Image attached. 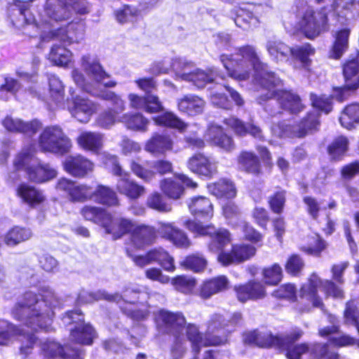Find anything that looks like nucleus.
Listing matches in <instances>:
<instances>
[{"label":"nucleus","instance_id":"obj_35","mask_svg":"<svg viewBox=\"0 0 359 359\" xmlns=\"http://www.w3.org/2000/svg\"><path fill=\"white\" fill-rule=\"evenodd\" d=\"M118 177L119 179L116 182V189L120 194L131 199H137L144 194V187L130 180L128 172L125 171L124 174Z\"/></svg>","mask_w":359,"mask_h":359},{"label":"nucleus","instance_id":"obj_9","mask_svg":"<svg viewBox=\"0 0 359 359\" xmlns=\"http://www.w3.org/2000/svg\"><path fill=\"white\" fill-rule=\"evenodd\" d=\"M300 329H294L290 335L273 336L269 331H252L243 334V342L245 344L259 347L277 346L288 351L291 344L302 336Z\"/></svg>","mask_w":359,"mask_h":359},{"label":"nucleus","instance_id":"obj_16","mask_svg":"<svg viewBox=\"0 0 359 359\" xmlns=\"http://www.w3.org/2000/svg\"><path fill=\"white\" fill-rule=\"evenodd\" d=\"M181 183H183L187 188L193 189L198 187L197 183L187 175L175 173L171 177L163 179L160 182V188L169 198L177 200L180 198L184 193V189Z\"/></svg>","mask_w":359,"mask_h":359},{"label":"nucleus","instance_id":"obj_21","mask_svg":"<svg viewBox=\"0 0 359 359\" xmlns=\"http://www.w3.org/2000/svg\"><path fill=\"white\" fill-rule=\"evenodd\" d=\"M309 351L315 359H339L337 353L328 351L327 346L321 344H313L310 348L306 344L291 346L286 353V357L288 359H300L301 355Z\"/></svg>","mask_w":359,"mask_h":359},{"label":"nucleus","instance_id":"obj_33","mask_svg":"<svg viewBox=\"0 0 359 359\" xmlns=\"http://www.w3.org/2000/svg\"><path fill=\"white\" fill-rule=\"evenodd\" d=\"M234 290L238 299L241 302L263 298L265 296L264 286L259 282L254 280L245 285H236Z\"/></svg>","mask_w":359,"mask_h":359},{"label":"nucleus","instance_id":"obj_44","mask_svg":"<svg viewBox=\"0 0 359 359\" xmlns=\"http://www.w3.org/2000/svg\"><path fill=\"white\" fill-rule=\"evenodd\" d=\"M209 192L217 198H232L236 196L234 184L228 179L222 178L217 182L208 184Z\"/></svg>","mask_w":359,"mask_h":359},{"label":"nucleus","instance_id":"obj_47","mask_svg":"<svg viewBox=\"0 0 359 359\" xmlns=\"http://www.w3.org/2000/svg\"><path fill=\"white\" fill-rule=\"evenodd\" d=\"M80 214L86 220L100 224L103 227L109 218V213L105 210L90 205L83 206Z\"/></svg>","mask_w":359,"mask_h":359},{"label":"nucleus","instance_id":"obj_40","mask_svg":"<svg viewBox=\"0 0 359 359\" xmlns=\"http://www.w3.org/2000/svg\"><path fill=\"white\" fill-rule=\"evenodd\" d=\"M224 122L238 135L244 136L246 134H250L255 138H262V130L254 123L245 124L241 120L233 116L226 118Z\"/></svg>","mask_w":359,"mask_h":359},{"label":"nucleus","instance_id":"obj_37","mask_svg":"<svg viewBox=\"0 0 359 359\" xmlns=\"http://www.w3.org/2000/svg\"><path fill=\"white\" fill-rule=\"evenodd\" d=\"M173 141L168 135L154 134L146 143L144 149L154 156H158L171 151Z\"/></svg>","mask_w":359,"mask_h":359},{"label":"nucleus","instance_id":"obj_14","mask_svg":"<svg viewBox=\"0 0 359 359\" xmlns=\"http://www.w3.org/2000/svg\"><path fill=\"white\" fill-rule=\"evenodd\" d=\"M319 114L313 111L308 114L298 126H291L281 123L273 126V134L278 137H302L309 132L316 130L319 126Z\"/></svg>","mask_w":359,"mask_h":359},{"label":"nucleus","instance_id":"obj_38","mask_svg":"<svg viewBox=\"0 0 359 359\" xmlns=\"http://www.w3.org/2000/svg\"><path fill=\"white\" fill-rule=\"evenodd\" d=\"M229 279L225 276H219L204 281L200 287V296L203 299L210 298L212 296L228 289Z\"/></svg>","mask_w":359,"mask_h":359},{"label":"nucleus","instance_id":"obj_8","mask_svg":"<svg viewBox=\"0 0 359 359\" xmlns=\"http://www.w3.org/2000/svg\"><path fill=\"white\" fill-rule=\"evenodd\" d=\"M148 297L149 293L147 291H143L139 286L133 285L126 288L121 296L118 294H109L104 291H98L95 293L82 291L79 294L78 302L79 304H86L102 299L114 301L119 304L121 309L126 312L128 309L123 306L122 303L134 304L138 300H146Z\"/></svg>","mask_w":359,"mask_h":359},{"label":"nucleus","instance_id":"obj_15","mask_svg":"<svg viewBox=\"0 0 359 359\" xmlns=\"http://www.w3.org/2000/svg\"><path fill=\"white\" fill-rule=\"evenodd\" d=\"M83 39V25L78 22H71L66 27L54 29L48 33L43 31L40 35V39L43 42H49L55 39L67 45L80 43Z\"/></svg>","mask_w":359,"mask_h":359},{"label":"nucleus","instance_id":"obj_57","mask_svg":"<svg viewBox=\"0 0 359 359\" xmlns=\"http://www.w3.org/2000/svg\"><path fill=\"white\" fill-rule=\"evenodd\" d=\"M235 24L243 29H248L252 27H257L259 20L253 14L243 8H239L234 19Z\"/></svg>","mask_w":359,"mask_h":359},{"label":"nucleus","instance_id":"obj_61","mask_svg":"<svg viewBox=\"0 0 359 359\" xmlns=\"http://www.w3.org/2000/svg\"><path fill=\"white\" fill-rule=\"evenodd\" d=\"M100 97L111 103V107L109 110H111L117 116L125 110L126 105L124 100L114 92L109 90L104 91L100 94Z\"/></svg>","mask_w":359,"mask_h":359},{"label":"nucleus","instance_id":"obj_26","mask_svg":"<svg viewBox=\"0 0 359 359\" xmlns=\"http://www.w3.org/2000/svg\"><path fill=\"white\" fill-rule=\"evenodd\" d=\"M187 167L191 172L208 177H212L217 172V162L202 154L191 156L187 162Z\"/></svg>","mask_w":359,"mask_h":359},{"label":"nucleus","instance_id":"obj_5","mask_svg":"<svg viewBox=\"0 0 359 359\" xmlns=\"http://www.w3.org/2000/svg\"><path fill=\"white\" fill-rule=\"evenodd\" d=\"M284 25L289 32L299 30L306 38L313 39L328 31V13L325 8L320 10L307 8L300 13L298 21L294 25L289 18L284 21Z\"/></svg>","mask_w":359,"mask_h":359},{"label":"nucleus","instance_id":"obj_46","mask_svg":"<svg viewBox=\"0 0 359 359\" xmlns=\"http://www.w3.org/2000/svg\"><path fill=\"white\" fill-rule=\"evenodd\" d=\"M77 142L83 149L95 152L102 147L103 137L97 133L85 131L77 137Z\"/></svg>","mask_w":359,"mask_h":359},{"label":"nucleus","instance_id":"obj_4","mask_svg":"<svg viewBox=\"0 0 359 359\" xmlns=\"http://www.w3.org/2000/svg\"><path fill=\"white\" fill-rule=\"evenodd\" d=\"M34 154L33 145L23 147L15 158V167L25 170L29 180L33 182L43 183L56 177L55 168L49 163H41Z\"/></svg>","mask_w":359,"mask_h":359},{"label":"nucleus","instance_id":"obj_51","mask_svg":"<svg viewBox=\"0 0 359 359\" xmlns=\"http://www.w3.org/2000/svg\"><path fill=\"white\" fill-rule=\"evenodd\" d=\"M32 232L29 229L15 226L8 231L4 237V242L8 246H15L31 238Z\"/></svg>","mask_w":359,"mask_h":359},{"label":"nucleus","instance_id":"obj_54","mask_svg":"<svg viewBox=\"0 0 359 359\" xmlns=\"http://www.w3.org/2000/svg\"><path fill=\"white\" fill-rule=\"evenodd\" d=\"M266 49L271 59L276 62L286 60L290 50L289 46L276 40L269 41Z\"/></svg>","mask_w":359,"mask_h":359},{"label":"nucleus","instance_id":"obj_64","mask_svg":"<svg viewBox=\"0 0 359 359\" xmlns=\"http://www.w3.org/2000/svg\"><path fill=\"white\" fill-rule=\"evenodd\" d=\"M222 212L225 218L229 221V224L234 228L236 224L242 220L240 218V210L238 207L231 201H228L222 205Z\"/></svg>","mask_w":359,"mask_h":359},{"label":"nucleus","instance_id":"obj_43","mask_svg":"<svg viewBox=\"0 0 359 359\" xmlns=\"http://www.w3.org/2000/svg\"><path fill=\"white\" fill-rule=\"evenodd\" d=\"M191 213L201 218H211L213 216V205L209 198L198 196L191 199L188 203Z\"/></svg>","mask_w":359,"mask_h":359},{"label":"nucleus","instance_id":"obj_23","mask_svg":"<svg viewBox=\"0 0 359 359\" xmlns=\"http://www.w3.org/2000/svg\"><path fill=\"white\" fill-rule=\"evenodd\" d=\"M158 325L164 327L165 331L177 337L186 324L184 315L180 312H170L161 310L157 315Z\"/></svg>","mask_w":359,"mask_h":359},{"label":"nucleus","instance_id":"obj_58","mask_svg":"<svg viewBox=\"0 0 359 359\" xmlns=\"http://www.w3.org/2000/svg\"><path fill=\"white\" fill-rule=\"evenodd\" d=\"M153 262H158L165 271L172 272L175 269L174 259L162 248L151 250Z\"/></svg>","mask_w":359,"mask_h":359},{"label":"nucleus","instance_id":"obj_27","mask_svg":"<svg viewBox=\"0 0 359 359\" xmlns=\"http://www.w3.org/2000/svg\"><path fill=\"white\" fill-rule=\"evenodd\" d=\"M157 233L177 248L187 249L191 246V243L187 234L171 223L159 222Z\"/></svg>","mask_w":359,"mask_h":359},{"label":"nucleus","instance_id":"obj_55","mask_svg":"<svg viewBox=\"0 0 359 359\" xmlns=\"http://www.w3.org/2000/svg\"><path fill=\"white\" fill-rule=\"evenodd\" d=\"M72 53L66 48L54 45L49 53V60L55 65L65 67L72 61Z\"/></svg>","mask_w":359,"mask_h":359},{"label":"nucleus","instance_id":"obj_36","mask_svg":"<svg viewBox=\"0 0 359 359\" xmlns=\"http://www.w3.org/2000/svg\"><path fill=\"white\" fill-rule=\"evenodd\" d=\"M343 74L347 88H359V52L349 56L344 65Z\"/></svg>","mask_w":359,"mask_h":359},{"label":"nucleus","instance_id":"obj_17","mask_svg":"<svg viewBox=\"0 0 359 359\" xmlns=\"http://www.w3.org/2000/svg\"><path fill=\"white\" fill-rule=\"evenodd\" d=\"M56 189L59 191L65 192L69 201L72 202L83 203L92 199L93 187L86 184H79L66 178L58 180Z\"/></svg>","mask_w":359,"mask_h":359},{"label":"nucleus","instance_id":"obj_45","mask_svg":"<svg viewBox=\"0 0 359 359\" xmlns=\"http://www.w3.org/2000/svg\"><path fill=\"white\" fill-rule=\"evenodd\" d=\"M92 199L97 203L108 206L118 205V200L116 194L109 187L97 185L95 189L93 188Z\"/></svg>","mask_w":359,"mask_h":359},{"label":"nucleus","instance_id":"obj_13","mask_svg":"<svg viewBox=\"0 0 359 359\" xmlns=\"http://www.w3.org/2000/svg\"><path fill=\"white\" fill-rule=\"evenodd\" d=\"M65 325L75 324L74 328L71 329L70 339L77 344L90 345L95 337V332L90 324L83 323V317L81 312L76 309L74 311H69L62 318Z\"/></svg>","mask_w":359,"mask_h":359},{"label":"nucleus","instance_id":"obj_19","mask_svg":"<svg viewBox=\"0 0 359 359\" xmlns=\"http://www.w3.org/2000/svg\"><path fill=\"white\" fill-rule=\"evenodd\" d=\"M150 167L154 170L147 169L134 160L131 161L130 163V170L134 175L145 182H149L154 179L156 172L165 175L172 170V163L166 160L154 161L151 163Z\"/></svg>","mask_w":359,"mask_h":359},{"label":"nucleus","instance_id":"obj_25","mask_svg":"<svg viewBox=\"0 0 359 359\" xmlns=\"http://www.w3.org/2000/svg\"><path fill=\"white\" fill-rule=\"evenodd\" d=\"M256 251V248L250 244L235 245H233L231 253L221 252L217 259L222 265L227 266L250 259L255 255Z\"/></svg>","mask_w":359,"mask_h":359},{"label":"nucleus","instance_id":"obj_31","mask_svg":"<svg viewBox=\"0 0 359 359\" xmlns=\"http://www.w3.org/2000/svg\"><path fill=\"white\" fill-rule=\"evenodd\" d=\"M63 165L68 173L78 177H85L93 169V163L81 155L67 156Z\"/></svg>","mask_w":359,"mask_h":359},{"label":"nucleus","instance_id":"obj_59","mask_svg":"<svg viewBox=\"0 0 359 359\" xmlns=\"http://www.w3.org/2000/svg\"><path fill=\"white\" fill-rule=\"evenodd\" d=\"M234 229L241 231L243 233L244 238L252 243H257L262 241V235L245 220H239Z\"/></svg>","mask_w":359,"mask_h":359},{"label":"nucleus","instance_id":"obj_30","mask_svg":"<svg viewBox=\"0 0 359 359\" xmlns=\"http://www.w3.org/2000/svg\"><path fill=\"white\" fill-rule=\"evenodd\" d=\"M128 99L130 107L133 109H144L149 113H157L163 109L158 97L151 94L142 97L135 93H130Z\"/></svg>","mask_w":359,"mask_h":359},{"label":"nucleus","instance_id":"obj_49","mask_svg":"<svg viewBox=\"0 0 359 359\" xmlns=\"http://www.w3.org/2000/svg\"><path fill=\"white\" fill-rule=\"evenodd\" d=\"M18 194L25 203L33 207L41 204L45 200L41 191L25 184L18 187Z\"/></svg>","mask_w":359,"mask_h":359},{"label":"nucleus","instance_id":"obj_41","mask_svg":"<svg viewBox=\"0 0 359 359\" xmlns=\"http://www.w3.org/2000/svg\"><path fill=\"white\" fill-rule=\"evenodd\" d=\"M351 30L347 27L338 29L333 34L334 42L330 51V56L334 59L340 58L348 50Z\"/></svg>","mask_w":359,"mask_h":359},{"label":"nucleus","instance_id":"obj_7","mask_svg":"<svg viewBox=\"0 0 359 359\" xmlns=\"http://www.w3.org/2000/svg\"><path fill=\"white\" fill-rule=\"evenodd\" d=\"M318 288H321L327 296L335 298H342L344 297V292L341 287L335 285L330 280H320L316 274L313 273L311 276L308 283L304 284L301 288L300 298L302 302H308V306L311 304L314 307L321 308L323 304L317 294Z\"/></svg>","mask_w":359,"mask_h":359},{"label":"nucleus","instance_id":"obj_48","mask_svg":"<svg viewBox=\"0 0 359 359\" xmlns=\"http://www.w3.org/2000/svg\"><path fill=\"white\" fill-rule=\"evenodd\" d=\"M118 122L123 123L131 130L144 133L147 131L149 121L140 113L125 114L119 117Z\"/></svg>","mask_w":359,"mask_h":359},{"label":"nucleus","instance_id":"obj_42","mask_svg":"<svg viewBox=\"0 0 359 359\" xmlns=\"http://www.w3.org/2000/svg\"><path fill=\"white\" fill-rule=\"evenodd\" d=\"M178 109L189 116H196L203 112L205 107V102L201 97L189 95L178 100Z\"/></svg>","mask_w":359,"mask_h":359},{"label":"nucleus","instance_id":"obj_62","mask_svg":"<svg viewBox=\"0 0 359 359\" xmlns=\"http://www.w3.org/2000/svg\"><path fill=\"white\" fill-rule=\"evenodd\" d=\"M262 276L266 284L271 285H277L282 278V268L279 264H274L271 266L264 268L262 270Z\"/></svg>","mask_w":359,"mask_h":359},{"label":"nucleus","instance_id":"obj_50","mask_svg":"<svg viewBox=\"0 0 359 359\" xmlns=\"http://www.w3.org/2000/svg\"><path fill=\"white\" fill-rule=\"evenodd\" d=\"M240 168L247 172L257 175L259 173L261 165L258 157L252 152L242 151L238 156Z\"/></svg>","mask_w":359,"mask_h":359},{"label":"nucleus","instance_id":"obj_53","mask_svg":"<svg viewBox=\"0 0 359 359\" xmlns=\"http://www.w3.org/2000/svg\"><path fill=\"white\" fill-rule=\"evenodd\" d=\"M339 122L345 128L351 129L354 123H359V104L347 105L341 111Z\"/></svg>","mask_w":359,"mask_h":359},{"label":"nucleus","instance_id":"obj_6","mask_svg":"<svg viewBox=\"0 0 359 359\" xmlns=\"http://www.w3.org/2000/svg\"><path fill=\"white\" fill-rule=\"evenodd\" d=\"M229 322L226 318L220 313L212 314L207 323V331L204 337L196 325L189 324L187 327V337L191 344L193 351L198 353L203 346L223 344L226 341L224 337L211 336V334L228 327Z\"/></svg>","mask_w":359,"mask_h":359},{"label":"nucleus","instance_id":"obj_52","mask_svg":"<svg viewBox=\"0 0 359 359\" xmlns=\"http://www.w3.org/2000/svg\"><path fill=\"white\" fill-rule=\"evenodd\" d=\"M314 53L315 49L309 43L290 48L289 53L294 60L301 63L304 68H308L310 66L311 60L309 57Z\"/></svg>","mask_w":359,"mask_h":359},{"label":"nucleus","instance_id":"obj_2","mask_svg":"<svg viewBox=\"0 0 359 359\" xmlns=\"http://www.w3.org/2000/svg\"><path fill=\"white\" fill-rule=\"evenodd\" d=\"M58 301L51 292L41 296V299L32 292L25 294L24 302L13 309L14 318L24 320L25 326L33 330L38 329L49 331L54 316V309Z\"/></svg>","mask_w":359,"mask_h":359},{"label":"nucleus","instance_id":"obj_3","mask_svg":"<svg viewBox=\"0 0 359 359\" xmlns=\"http://www.w3.org/2000/svg\"><path fill=\"white\" fill-rule=\"evenodd\" d=\"M72 10L79 14L89 12L86 0H77L75 2L72 0H47L43 14L36 24L40 35L43 31L48 33L53 30V22L68 20L72 15Z\"/></svg>","mask_w":359,"mask_h":359},{"label":"nucleus","instance_id":"obj_10","mask_svg":"<svg viewBox=\"0 0 359 359\" xmlns=\"http://www.w3.org/2000/svg\"><path fill=\"white\" fill-rule=\"evenodd\" d=\"M172 68L177 78L191 81L198 88L205 87L208 83L224 80V78L219 75L215 69H210L208 73L198 69L191 71V65L181 58H176L173 60Z\"/></svg>","mask_w":359,"mask_h":359},{"label":"nucleus","instance_id":"obj_32","mask_svg":"<svg viewBox=\"0 0 359 359\" xmlns=\"http://www.w3.org/2000/svg\"><path fill=\"white\" fill-rule=\"evenodd\" d=\"M329 321L332 324V326H327L319 330V334L323 337H329L330 342L334 346H345L353 345L355 340L347 334H339L338 332V326L336 325L337 319L335 316L330 315Z\"/></svg>","mask_w":359,"mask_h":359},{"label":"nucleus","instance_id":"obj_34","mask_svg":"<svg viewBox=\"0 0 359 359\" xmlns=\"http://www.w3.org/2000/svg\"><path fill=\"white\" fill-rule=\"evenodd\" d=\"M205 138L226 151H231L235 148L232 138L224 134L222 127L219 126H210L205 134Z\"/></svg>","mask_w":359,"mask_h":359},{"label":"nucleus","instance_id":"obj_11","mask_svg":"<svg viewBox=\"0 0 359 359\" xmlns=\"http://www.w3.org/2000/svg\"><path fill=\"white\" fill-rule=\"evenodd\" d=\"M184 226L196 236H210L211 241L209 250L213 252H219L230 242V233L225 229H217L212 225L204 226L201 223L188 220Z\"/></svg>","mask_w":359,"mask_h":359},{"label":"nucleus","instance_id":"obj_56","mask_svg":"<svg viewBox=\"0 0 359 359\" xmlns=\"http://www.w3.org/2000/svg\"><path fill=\"white\" fill-rule=\"evenodd\" d=\"M153 119L156 124L158 126L176 128L180 131L184 130L187 127V125L184 121L170 111L165 112L161 115L154 117Z\"/></svg>","mask_w":359,"mask_h":359},{"label":"nucleus","instance_id":"obj_28","mask_svg":"<svg viewBox=\"0 0 359 359\" xmlns=\"http://www.w3.org/2000/svg\"><path fill=\"white\" fill-rule=\"evenodd\" d=\"M135 225V222L130 219L123 217L113 218L109 213V218L103 228L107 233L112 236L114 240H116L130 232L132 233Z\"/></svg>","mask_w":359,"mask_h":359},{"label":"nucleus","instance_id":"obj_24","mask_svg":"<svg viewBox=\"0 0 359 359\" xmlns=\"http://www.w3.org/2000/svg\"><path fill=\"white\" fill-rule=\"evenodd\" d=\"M41 346L44 355L48 357L59 356L63 359L84 358L83 350L74 347L72 348L69 345L62 347L54 341L47 340L41 343Z\"/></svg>","mask_w":359,"mask_h":359},{"label":"nucleus","instance_id":"obj_60","mask_svg":"<svg viewBox=\"0 0 359 359\" xmlns=\"http://www.w3.org/2000/svg\"><path fill=\"white\" fill-rule=\"evenodd\" d=\"M50 97L57 104L64 100V86L60 79L54 74L48 77Z\"/></svg>","mask_w":359,"mask_h":359},{"label":"nucleus","instance_id":"obj_1","mask_svg":"<svg viewBox=\"0 0 359 359\" xmlns=\"http://www.w3.org/2000/svg\"><path fill=\"white\" fill-rule=\"evenodd\" d=\"M221 62L229 76L235 80L245 81L252 76V82L262 88V92L257 97L260 105L276 98L282 107L291 113H297L302 109L298 95L286 90L276 89L281 81L274 73L269 72L266 64L262 63L252 46L240 48L233 55L222 54Z\"/></svg>","mask_w":359,"mask_h":359},{"label":"nucleus","instance_id":"obj_12","mask_svg":"<svg viewBox=\"0 0 359 359\" xmlns=\"http://www.w3.org/2000/svg\"><path fill=\"white\" fill-rule=\"evenodd\" d=\"M39 147L46 152L64 154L72 147L70 140L56 126L46 128L39 137Z\"/></svg>","mask_w":359,"mask_h":359},{"label":"nucleus","instance_id":"obj_39","mask_svg":"<svg viewBox=\"0 0 359 359\" xmlns=\"http://www.w3.org/2000/svg\"><path fill=\"white\" fill-rule=\"evenodd\" d=\"M156 232L152 226L144 224L135 225L131 233V241L135 248H143L154 241Z\"/></svg>","mask_w":359,"mask_h":359},{"label":"nucleus","instance_id":"obj_20","mask_svg":"<svg viewBox=\"0 0 359 359\" xmlns=\"http://www.w3.org/2000/svg\"><path fill=\"white\" fill-rule=\"evenodd\" d=\"M81 67L90 79L97 83H102L105 87H114L116 82L105 79L109 77L100 65L99 60L90 54L84 55L81 58Z\"/></svg>","mask_w":359,"mask_h":359},{"label":"nucleus","instance_id":"obj_22","mask_svg":"<svg viewBox=\"0 0 359 359\" xmlns=\"http://www.w3.org/2000/svg\"><path fill=\"white\" fill-rule=\"evenodd\" d=\"M72 101L68 100L67 107L72 115L81 123H86L96 111V105L90 100L79 95L74 97Z\"/></svg>","mask_w":359,"mask_h":359},{"label":"nucleus","instance_id":"obj_18","mask_svg":"<svg viewBox=\"0 0 359 359\" xmlns=\"http://www.w3.org/2000/svg\"><path fill=\"white\" fill-rule=\"evenodd\" d=\"M14 4L9 7V15L11 22L16 28L22 29L25 25L31 26L36 29L40 34L36 24L39 22L36 20L32 14L28 9V4L32 0H13Z\"/></svg>","mask_w":359,"mask_h":359},{"label":"nucleus","instance_id":"obj_29","mask_svg":"<svg viewBox=\"0 0 359 359\" xmlns=\"http://www.w3.org/2000/svg\"><path fill=\"white\" fill-rule=\"evenodd\" d=\"M2 124L8 131L21 133L27 136L35 135L41 128V123L37 120L25 122L20 118L10 116L3 120Z\"/></svg>","mask_w":359,"mask_h":359},{"label":"nucleus","instance_id":"obj_63","mask_svg":"<svg viewBox=\"0 0 359 359\" xmlns=\"http://www.w3.org/2000/svg\"><path fill=\"white\" fill-rule=\"evenodd\" d=\"M348 141L345 137L336 138L328 148L332 158L339 160L348 150Z\"/></svg>","mask_w":359,"mask_h":359}]
</instances>
